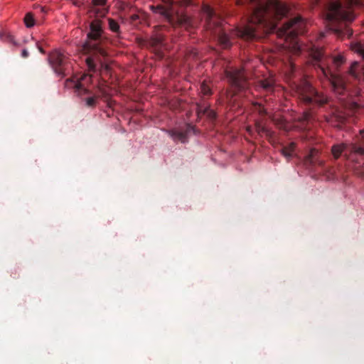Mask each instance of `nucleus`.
I'll return each mask as SVG.
<instances>
[{"instance_id":"f257e3e1","label":"nucleus","mask_w":364,"mask_h":364,"mask_svg":"<svg viewBox=\"0 0 364 364\" xmlns=\"http://www.w3.org/2000/svg\"><path fill=\"white\" fill-rule=\"evenodd\" d=\"M238 5L247 4L250 16L247 23L233 31L235 35L245 41L262 38L264 35L274 32L284 39L286 47L296 48V17L278 27L276 21L288 16L289 6L278 0H237Z\"/></svg>"},{"instance_id":"f03ea898","label":"nucleus","mask_w":364,"mask_h":364,"mask_svg":"<svg viewBox=\"0 0 364 364\" xmlns=\"http://www.w3.org/2000/svg\"><path fill=\"white\" fill-rule=\"evenodd\" d=\"M102 28L100 20L90 23V31L87 33V41L80 48L81 53L86 55L85 63L88 70L93 73L98 70L108 69L103 59L107 56V52L102 44Z\"/></svg>"},{"instance_id":"7ed1b4c3","label":"nucleus","mask_w":364,"mask_h":364,"mask_svg":"<svg viewBox=\"0 0 364 364\" xmlns=\"http://www.w3.org/2000/svg\"><path fill=\"white\" fill-rule=\"evenodd\" d=\"M163 4L151 6V9L164 16L168 21L173 23L175 21L178 26L186 29L193 28L196 22L189 16L184 14L179 8L186 6L191 3V0H161Z\"/></svg>"},{"instance_id":"20e7f679","label":"nucleus","mask_w":364,"mask_h":364,"mask_svg":"<svg viewBox=\"0 0 364 364\" xmlns=\"http://www.w3.org/2000/svg\"><path fill=\"white\" fill-rule=\"evenodd\" d=\"M326 19L329 22L328 27L338 37H343L345 35L348 36L353 35V31L347 28L346 23H339L338 26L335 25L336 22L340 21L351 22L355 19V16L351 11L346 10L339 2L335 1L330 4Z\"/></svg>"},{"instance_id":"39448f33","label":"nucleus","mask_w":364,"mask_h":364,"mask_svg":"<svg viewBox=\"0 0 364 364\" xmlns=\"http://www.w3.org/2000/svg\"><path fill=\"white\" fill-rule=\"evenodd\" d=\"M202 18L204 20V27L217 39L223 48H229L232 46L230 38L225 32L223 26V19L218 16L208 5L202 8Z\"/></svg>"},{"instance_id":"423d86ee","label":"nucleus","mask_w":364,"mask_h":364,"mask_svg":"<svg viewBox=\"0 0 364 364\" xmlns=\"http://www.w3.org/2000/svg\"><path fill=\"white\" fill-rule=\"evenodd\" d=\"M225 77L230 85L225 93V102L230 105H234L235 96L240 92L245 91L249 87V82L245 71L242 69L226 70Z\"/></svg>"},{"instance_id":"0eeeda50","label":"nucleus","mask_w":364,"mask_h":364,"mask_svg":"<svg viewBox=\"0 0 364 364\" xmlns=\"http://www.w3.org/2000/svg\"><path fill=\"white\" fill-rule=\"evenodd\" d=\"M92 80V75L84 74L77 80L67 79L65 85L73 87L75 94L80 97L82 102L88 108H95L98 102L100 95H92V91L85 87V81L89 83Z\"/></svg>"},{"instance_id":"6e6552de","label":"nucleus","mask_w":364,"mask_h":364,"mask_svg":"<svg viewBox=\"0 0 364 364\" xmlns=\"http://www.w3.org/2000/svg\"><path fill=\"white\" fill-rule=\"evenodd\" d=\"M310 55L314 66L320 69L323 77L330 80L332 87L335 90L341 88L343 87L342 80L328 69L327 58L323 55V49L314 48L311 50Z\"/></svg>"},{"instance_id":"1a4fd4ad","label":"nucleus","mask_w":364,"mask_h":364,"mask_svg":"<svg viewBox=\"0 0 364 364\" xmlns=\"http://www.w3.org/2000/svg\"><path fill=\"white\" fill-rule=\"evenodd\" d=\"M48 61L53 70L58 76L63 77L65 75L67 58L64 53L59 50H54L49 54Z\"/></svg>"},{"instance_id":"9d476101","label":"nucleus","mask_w":364,"mask_h":364,"mask_svg":"<svg viewBox=\"0 0 364 364\" xmlns=\"http://www.w3.org/2000/svg\"><path fill=\"white\" fill-rule=\"evenodd\" d=\"M300 95H301L302 100L306 103L315 102L319 105H323L326 102L324 98H320L317 92L311 87L309 82L306 80L302 81L300 87Z\"/></svg>"},{"instance_id":"9b49d317","label":"nucleus","mask_w":364,"mask_h":364,"mask_svg":"<svg viewBox=\"0 0 364 364\" xmlns=\"http://www.w3.org/2000/svg\"><path fill=\"white\" fill-rule=\"evenodd\" d=\"M164 38L161 35L152 36L149 41V46L159 52L163 46Z\"/></svg>"},{"instance_id":"f8f14e48","label":"nucleus","mask_w":364,"mask_h":364,"mask_svg":"<svg viewBox=\"0 0 364 364\" xmlns=\"http://www.w3.org/2000/svg\"><path fill=\"white\" fill-rule=\"evenodd\" d=\"M259 86L267 92H272L274 88V80L272 78H266L259 82Z\"/></svg>"},{"instance_id":"ddd939ff","label":"nucleus","mask_w":364,"mask_h":364,"mask_svg":"<svg viewBox=\"0 0 364 364\" xmlns=\"http://www.w3.org/2000/svg\"><path fill=\"white\" fill-rule=\"evenodd\" d=\"M170 136L174 141H180L182 143H185L187 139V134L183 132H178L176 130H170L168 132Z\"/></svg>"},{"instance_id":"4468645a","label":"nucleus","mask_w":364,"mask_h":364,"mask_svg":"<svg viewBox=\"0 0 364 364\" xmlns=\"http://www.w3.org/2000/svg\"><path fill=\"white\" fill-rule=\"evenodd\" d=\"M333 126L336 127H340L339 124H343L346 121V117L340 114H333L332 116L330 117L329 119L328 120Z\"/></svg>"},{"instance_id":"2eb2a0df","label":"nucleus","mask_w":364,"mask_h":364,"mask_svg":"<svg viewBox=\"0 0 364 364\" xmlns=\"http://www.w3.org/2000/svg\"><path fill=\"white\" fill-rule=\"evenodd\" d=\"M255 129L259 134H265L267 137H272L273 132L262 124L260 122H255Z\"/></svg>"},{"instance_id":"dca6fc26","label":"nucleus","mask_w":364,"mask_h":364,"mask_svg":"<svg viewBox=\"0 0 364 364\" xmlns=\"http://www.w3.org/2000/svg\"><path fill=\"white\" fill-rule=\"evenodd\" d=\"M350 49L364 59V44L360 42L351 43Z\"/></svg>"},{"instance_id":"f3484780","label":"nucleus","mask_w":364,"mask_h":364,"mask_svg":"<svg viewBox=\"0 0 364 364\" xmlns=\"http://www.w3.org/2000/svg\"><path fill=\"white\" fill-rule=\"evenodd\" d=\"M297 35L304 34L306 32V22L300 16L297 15Z\"/></svg>"},{"instance_id":"a211bd4d","label":"nucleus","mask_w":364,"mask_h":364,"mask_svg":"<svg viewBox=\"0 0 364 364\" xmlns=\"http://www.w3.org/2000/svg\"><path fill=\"white\" fill-rule=\"evenodd\" d=\"M294 65L292 62H290V68L289 70L288 71V73H287L286 79L287 81L289 83V85L294 88Z\"/></svg>"},{"instance_id":"6ab92c4d","label":"nucleus","mask_w":364,"mask_h":364,"mask_svg":"<svg viewBox=\"0 0 364 364\" xmlns=\"http://www.w3.org/2000/svg\"><path fill=\"white\" fill-rule=\"evenodd\" d=\"M294 142H292L289 146H284L282 149V153L283 156L287 160H289V159H291L292 157V156L294 154Z\"/></svg>"},{"instance_id":"aec40b11","label":"nucleus","mask_w":364,"mask_h":364,"mask_svg":"<svg viewBox=\"0 0 364 364\" xmlns=\"http://www.w3.org/2000/svg\"><path fill=\"white\" fill-rule=\"evenodd\" d=\"M346 147V144H336L332 146L331 152L335 159H338Z\"/></svg>"},{"instance_id":"412c9836","label":"nucleus","mask_w":364,"mask_h":364,"mask_svg":"<svg viewBox=\"0 0 364 364\" xmlns=\"http://www.w3.org/2000/svg\"><path fill=\"white\" fill-rule=\"evenodd\" d=\"M200 94L203 97H210L212 95V90L206 82H203L200 85Z\"/></svg>"},{"instance_id":"4be33fe9","label":"nucleus","mask_w":364,"mask_h":364,"mask_svg":"<svg viewBox=\"0 0 364 364\" xmlns=\"http://www.w3.org/2000/svg\"><path fill=\"white\" fill-rule=\"evenodd\" d=\"M24 22L28 28H31L35 24V19L31 13H28L24 17Z\"/></svg>"},{"instance_id":"5701e85b","label":"nucleus","mask_w":364,"mask_h":364,"mask_svg":"<svg viewBox=\"0 0 364 364\" xmlns=\"http://www.w3.org/2000/svg\"><path fill=\"white\" fill-rule=\"evenodd\" d=\"M109 27L113 32L118 33L119 31V26L118 23L112 18L108 19Z\"/></svg>"},{"instance_id":"b1692460","label":"nucleus","mask_w":364,"mask_h":364,"mask_svg":"<svg viewBox=\"0 0 364 364\" xmlns=\"http://www.w3.org/2000/svg\"><path fill=\"white\" fill-rule=\"evenodd\" d=\"M203 114H205L208 116V118L211 119H214L216 117V113L214 110L210 109L209 107H206L203 110Z\"/></svg>"},{"instance_id":"393cba45","label":"nucleus","mask_w":364,"mask_h":364,"mask_svg":"<svg viewBox=\"0 0 364 364\" xmlns=\"http://www.w3.org/2000/svg\"><path fill=\"white\" fill-rule=\"evenodd\" d=\"M345 62V59L343 56L339 55L333 58V63L334 66L338 68Z\"/></svg>"},{"instance_id":"a878e982","label":"nucleus","mask_w":364,"mask_h":364,"mask_svg":"<svg viewBox=\"0 0 364 364\" xmlns=\"http://www.w3.org/2000/svg\"><path fill=\"white\" fill-rule=\"evenodd\" d=\"M254 107H255V110L258 112L259 115H261V116L267 115V110L261 104L255 103Z\"/></svg>"},{"instance_id":"bb28decb","label":"nucleus","mask_w":364,"mask_h":364,"mask_svg":"<svg viewBox=\"0 0 364 364\" xmlns=\"http://www.w3.org/2000/svg\"><path fill=\"white\" fill-rule=\"evenodd\" d=\"M318 154V151L315 149H312L310 151L309 154L306 157V161H309V163L314 162V158L316 157V156Z\"/></svg>"},{"instance_id":"cd10ccee","label":"nucleus","mask_w":364,"mask_h":364,"mask_svg":"<svg viewBox=\"0 0 364 364\" xmlns=\"http://www.w3.org/2000/svg\"><path fill=\"white\" fill-rule=\"evenodd\" d=\"M98 90L102 98H103L105 100H107L109 98V95L108 94L105 88L100 86L98 87Z\"/></svg>"},{"instance_id":"c85d7f7f","label":"nucleus","mask_w":364,"mask_h":364,"mask_svg":"<svg viewBox=\"0 0 364 364\" xmlns=\"http://www.w3.org/2000/svg\"><path fill=\"white\" fill-rule=\"evenodd\" d=\"M358 66V62H353L350 68V70H349V73L353 75V76H355V77H358V75L355 73V68Z\"/></svg>"},{"instance_id":"c756f323","label":"nucleus","mask_w":364,"mask_h":364,"mask_svg":"<svg viewBox=\"0 0 364 364\" xmlns=\"http://www.w3.org/2000/svg\"><path fill=\"white\" fill-rule=\"evenodd\" d=\"M139 16L138 14H132L129 17V22L132 24L135 25L137 23V21H139Z\"/></svg>"},{"instance_id":"7c9ffc66","label":"nucleus","mask_w":364,"mask_h":364,"mask_svg":"<svg viewBox=\"0 0 364 364\" xmlns=\"http://www.w3.org/2000/svg\"><path fill=\"white\" fill-rule=\"evenodd\" d=\"M352 150L355 153L359 154L360 155H364V148L363 147H357L355 146H353Z\"/></svg>"},{"instance_id":"2f4dec72","label":"nucleus","mask_w":364,"mask_h":364,"mask_svg":"<svg viewBox=\"0 0 364 364\" xmlns=\"http://www.w3.org/2000/svg\"><path fill=\"white\" fill-rule=\"evenodd\" d=\"M94 6H103L106 3V0H93Z\"/></svg>"},{"instance_id":"473e14b6","label":"nucleus","mask_w":364,"mask_h":364,"mask_svg":"<svg viewBox=\"0 0 364 364\" xmlns=\"http://www.w3.org/2000/svg\"><path fill=\"white\" fill-rule=\"evenodd\" d=\"M207 106H203L200 104H197V112L198 114H203V110Z\"/></svg>"},{"instance_id":"72a5a7b5","label":"nucleus","mask_w":364,"mask_h":364,"mask_svg":"<svg viewBox=\"0 0 364 364\" xmlns=\"http://www.w3.org/2000/svg\"><path fill=\"white\" fill-rule=\"evenodd\" d=\"M96 14H99L100 16H104L106 14V11L105 10L100 11L99 9H93L92 10Z\"/></svg>"},{"instance_id":"f704fd0d","label":"nucleus","mask_w":364,"mask_h":364,"mask_svg":"<svg viewBox=\"0 0 364 364\" xmlns=\"http://www.w3.org/2000/svg\"><path fill=\"white\" fill-rule=\"evenodd\" d=\"M350 5H356L359 4L360 0H346Z\"/></svg>"},{"instance_id":"c9c22d12","label":"nucleus","mask_w":364,"mask_h":364,"mask_svg":"<svg viewBox=\"0 0 364 364\" xmlns=\"http://www.w3.org/2000/svg\"><path fill=\"white\" fill-rule=\"evenodd\" d=\"M21 55L23 58H27L28 56V52L27 50H23L22 53H21Z\"/></svg>"},{"instance_id":"e433bc0d","label":"nucleus","mask_w":364,"mask_h":364,"mask_svg":"<svg viewBox=\"0 0 364 364\" xmlns=\"http://www.w3.org/2000/svg\"><path fill=\"white\" fill-rule=\"evenodd\" d=\"M41 11L43 12V13H46L47 10L45 7H41Z\"/></svg>"},{"instance_id":"4c0bfd02","label":"nucleus","mask_w":364,"mask_h":364,"mask_svg":"<svg viewBox=\"0 0 364 364\" xmlns=\"http://www.w3.org/2000/svg\"><path fill=\"white\" fill-rule=\"evenodd\" d=\"M38 49H39L41 53H45L44 50L41 47H39Z\"/></svg>"},{"instance_id":"58836bf2","label":"nucleus","mask_w":364,"mask_h":364,"mask_svg":"<svg viewBox=\"0 0 364 364\" xmlns=\"http://www.w3.org/2000/svg\"><path fill=\"white\" fill-rule=\"evenodd\" d=\"M308 117H309V114L308 113H305L304 119H307Z\"/></svg>"}]
</instances>
